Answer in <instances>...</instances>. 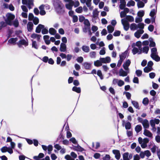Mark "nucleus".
Returning a JSON list of instances; mask_svg holds the SVG:
<instances>
[{
  "label": "nucleus",
  "mask_w": 160,
  "mask_h": 160,
  "mask_svg": "<svg viewBox=\"0 0 160 160\" xmlns=\"http://www.w3.org/2000/svg\"><path fill=\"white\" fill-rule=\"evenodd\" d=\"M99 12L97 9H95L92 12V17L93 18L96 19L98 17Z\"/></svg>",
  "instance_id": "obj_18"
},
{
  "label": "nucleus",
  "mask_w": 160,
  "mask_h": 160,
  "mask_svg": "<svg viewBox=\"0 0 160 160\" xmlns=\"http://www.w3.org/2000/svg\"><path fill=\"white\" fill-rule=\"evenodd\" d=\"M138 28H139L142 29L144 28V24L142 23H140L137 24Z\"/></svg>",
  "instance_id": "obj_50"
},
{
  "label": "nucleus",
  "mask_w": 160,
  "mask_h": 160,
  "mask_svg": "<svg viewBox=\"0 0 160 160\" xmlns=\"http://www.w3.org/2000/svg\"><path fill=\"white\" fill-rule=\"evenodd\" d=\"M143 127L146 128H148L149 127L148 121L146 119L144 120L142 122Z\"/></svg>",
  "instance_id": "obj_23"
},
{
  "label": "nucleus",
  "mask_w": 160,
  "mask_h": 160,
  "mask_svg": "<svg viewBox=\"0 0 160 160\" xmlns=\"http://www.w3.org/2000/svg\"><path fill=\"white\" fill-rule=\"evenodd\" d=\"M39 8L40 10V13L41 15H44L46 14V12L44 10L45 6L44 5H42L39 6Z\"/></svg>",
  "instance_id": "obj_15"
},
{
  "label": "nucleus",
  "mask_w": 160,
  "mask_h": 160,
  "mask_svg": "<svg viewBox=\"0 0 160 160\" xmlns=\"http://www.w3.org/2000/svg\"><path fill=\"white\" fill-rule=\"evenodd\" d=\"M130 28L131 31H135L138 28L137 24L135 23L131 24L130 25Z\"/></svg>",
  "instance_id": "obj_26"
},
{
  "label": "nucleus",
  "mask_w": 160,
  "mask_h": 160,
  "mask_svg": "<svg viewBox=\"0 0 160 160\" xmlns=\"http://www.w3.org/2000/svg\"><path fill=\"white\" fill-rule=\"evenodd\" d=\"M31 37L32 38L31 40H34V39H36L38 41H40L41 35L33 33L31 35Z\"/></svg>",
  "instance_id": "obj_8"
},
{
  "label": "nucleus",
  "mask_w": 160,
  "mask_h": 160,
  "mask_svg": "<svg viewBox=\"0 0 160 160\" xmlns=\"http://www.w3.org/2000/svg\"><path fill=\"white\" fill-rule=\"evenodd\" d=\"M19 44L24 45L25 46H27L28 43L27 41L24 39H22L19 41Z\"/></svg>",
  "instance_id": "obj_35"
},
{
  "label": "nucleus",
  "mask_w": 160,
  "mask_h": 160,
  "mask_svg": "<svg viewBox=\"0 0 160 160\" xmlns=\"http://www.w3.org/2000/svg\"><path fill=\"white\" fill-rule=\"evenodd\" d=\"M151 57L152 58L156 61H158L160 58L157 55V50L156 48H153L151 49Z\"/></svg>",
  "instance_id": "obj_4"
},
{
  "label": "nucleus",
  "mask_w": 160,
  "mask_h": 160,
  "mask_svg": "<svg viewBox=\"0 0 160 160\" xmlns=\"http://www.w3.org/2000/svg\"><path fill=\"white\" fill-rule=\"evenodd\" d=\"M142 42L140 41H138L136 42L135 43H133L132 44V47H135L137 46L138 48H141V47L142 46Z\"/></svg>",
  "instance_id": "obj_17"
},
{
  "label": "nucleus",
  "mask_w": 160,
  "mask_h": 160,
  "mask_svg": "<svg viewBox=\"0 0 160 160\" xmlns=\"http://www.w3.org/2000/svg\"><path fill=\"white\" fill-rule=\"evenodd\" d=\"M21 8L23 11V12H28V10L26 7L24 5H22L21 6Z\"/></svg>",
  "instance_id": "obj_56"
},
{
  "label": "nucleus",
  "mask_w": 160,
  "mask_h": 160,
  "mask_svg": "<svg viewBox=\"0 0 160 160\" xmlns=\"http://www.w3.org/2000/svg\"><path fill=\"white\" fill-rule=\"evenodd\" d=\"M139 156L141 158L143 159L145 157V154L144 151H141L140 152Z\"/></svg>",
  "instance_id": "obj_61"
},
{
  "label": "nucleus",
  "mask_w": 160,
  "mask_h": 160,
  "mask_svg": "<svg viewBox=\"0 0 160 160\" xmlns=\"http://www.w3.org/2000/svg\"><path fill=\"white\" fill-rule=\"evenodd\" d=\"M44 28V26L42 24H39L36 28V32L38 33L40 32L42 29Z\"/></svg>",
  "instance_id": "obj_22"
},
{
  "label": "nucleus",
  "mask_w": 160,
  "mask_h": 160,
  "mask_svg": "<svg viewBox=\"0 0 160 160\" xmlns=\"http://www.w3.org/2000/svg\"><path fill=\"white\" fill-rule=\"evenodd\" d=\"M132 50V52L133 55H135L137 53L138 54H141L142 52V48H137L134 47Z\"/></svg>",
  "instance_id": "obj_11"
},
{
  "label": "nucleus",
  "mask_w": 160,
  "mask_h": 160,
  "mask_svg": "<svg viewBox=\"0 0 160 160\" xmlns=\"http://www.w3.org/2000/svg\"><path fill=\"white\" fill-rule=\"evenodd\" d=\"M137 5L138 8H142L144 6V3L141 1H138L137 3Z\"/></svg>",
  "instance_id": "obj_45"
},
{
  "label": "nucleus",
  "mask_w": 160,
  "mask_h": 160,
  "mask_svg": "<svg viewBox=\"0 0 160 160\" xmlns=\"http://www.w3.org/2000/svg\"><path fill=\"white\" fill-rule=\"evenodd\" d=\"M125 128L127 129H129L131 128V123L129 122H127L125 123Z\"/></svg>",
  "instance_id": "obj_44"
},
{
  "label": "nucleus",
  "mask_w": 160,
  "mask_h": 160,
  "mask_svg": "<svg viewBox=\"0 0 160 160\" xmlns=\"http://www.w3.org/2000/svg\"><path fill=\"white\" fill-rule=\"evenodd\" d=\"M76 60L78 62L81 63L83 62V59L82 57H79L77 58Z\"/></svg>",
  "instance_id": "obj_62"
},
{
  "label": "nucleus",
  "mask_w": 160,
  "mask_h": 160,
  "mask_svg": "<svg viewBox=\"0 0 160 160\" xmlns=\"http://www.w3.org/2000/svg\"><path fill=\"white\" fill-rule=\"evenodd\" d=\"M15 18L14 15L11 13H7L4 17V20L8 25L11 26L12 25V21Z\"/></svg>",
  "instance_id": "obj_1"
},
{
  "label": "nucleus",
  "mask_w": 160,
  "mask_h": 160,
  "mask_svg": "<svg viewBox=\"0 0 160 160\" xmlns=\"http://www.w3.org/2000/svg\"><path fill=\"white\" fill-rule=\"evenodd\" d=\"M112 152L115 155L116 158L117 159H119L121 156L119 151L118 150H113Z\"/></svg>",
  "instance_id": "obj_19"
},
{
  "label": "nucleus",
  "mask_w": 160,
  "mask_h": 160,
  "mask_svg": "<svg viewBox=\"0 0 160 160\" xmlns=\"http://www.w3.org/2000/svg\"><path fill=\"white\" fill-rule=\"evenodd\" d=\"M53 5L56 10L58 12L61 11L63 7L62 3L59 0H54Z\"/></svg>",
  "instance_id": "obj_2"
},
{
  "label": "nucleus",
  "mask_w": 160,
  "mask_h": 160,
  "mask_svg": "<svg viewBox=\"0 0 160 160\" xmlns=\"http://www.w3.org/2000/svg\"><path fill=\"white\" fill-rule=\"evenodd\" d=\"M144 151L145 152V156H146V157H148L151 156V153L149 150H147Z\"/></svg>",
  "instance_id": "obj_52"
},
{
  "label": "nucleus",
  "mask_w": 160,
  "mask_h": 160,
  "mask_svg": "<svg viewBox=\"0 0 160 160\" xmlns=\"http://www.w3.org/2000/svg\"><path fill=\"white\" fill-rule=\"evenodd\" d=\"M142 129V126L141 125H137L135 127V130L137 133H138Z\"/></svg>",
  "instance_id": "obj_37"
},
{
  "label": "nucleus",
  "mask_w": 160,
  "mask_h": 160,
  "mask_svg": "<svg viewBox=\"0 0 160 160\" xmlns=\"http://www.w3.org/2000/svg\"><path fill=\"white\" fill-rule=\"evenodd\" d=\"M82 49L84 52H88L90 50L88 46L85 45L82 46Z\"/></svg>",
  "instance_id": "obj_34"
},
{
  "label": "nucleus",
  "mask_w": 160,
  "mask_h": 160,
  "mask_svg": "<svg viewBox=\"0 0 160 160\" xmlns=\"http://www.w3.org/2000/svg\"><path fill=\"white\" fill-rule=\"evenodd\" d=\"M149 50V48L148 46H145L143 47L142 49V52L147 54L148 53V51Z\"/></svg>",
  "instance_id": "obj_38"
},
{
  "label": "nucleus",
  "mask_w": 160,
  "mask_h": 160,
  "mask_svg": "<svg viewBox=\"0 0 160 160\" xmlns=\"http://www.w3.org/2000/svg\"><path fill=\"white\" fill-rule=\"evenodd\" d=\"M120 4L119 6V8L121 9H123L126 6V2L125 0H121L120 1Z\"/></svg>",
  "instance_id": "obj_24"
},
{
  "label": "nucleus",
  "mask_w": 160,
  "mask_h": 160,
  "mask_svg": "<svg viewBox=\"0 0 160 160\" xmlns=\"http://www.w3.org/2000/svg\"><path fill=\"white\" fill-rule=\"evenodd\" d=\"M83 10L82 8V7H79L77 8L75 10L76 12L78 13H81Z\"/></svg>",
  "instance_id": "obj_54"
},
{
  "label": "nucleus",
  "mask_w": 160,
  "mask_h": 160,
  "mask_svg": "<svg viewBox=\"0 0 160 160\" xmlns=\"http://www.w3.org/2000/svg\"><path fill=\"white\" fill-rule=\"evenodd\" d=\"M128 22H133L134 21V18L131 16H127L126 17V19Z\"/></svg>",
  "instance_id": "obj_29"
},
{
  "label": "nucleus",
  "mask_w": 160,
  "mask_h": 160,
  "mask_svg": "<svg viewBox=\"0 0 160 160\" xmlns=\"http://www.w3.org/2000/svg\"><path fill=\"white\" fill-rule=\"evenodd\" d=\"M73 3V1H71L68 3L66 4L65 6L66 8L70 10H71L72 9Z\"/></svg>",
  "instance_id": "obj_21"
},
{
  "label": "nucleus",
  "mask_w": 160,
  "mask_h": 160,
  "mask_svg": "<svg viewBox=\"0 0 160 160\" xmlns=\"http://www.w3.org/2000/svg\"><path fill=\"white\" fill-rule=\"evenodd\" d=\"M143 134L145 136L149 137L151 138L152 137V134L147 130L145 129L144 130Z\"/></svg>",
  "instance_id": "obj_25"
},
{
  "label": "nucleus",
  "mask_w": 160,
  "mask_h": 160,
  "mask_svg": "<svg viewBox=\"0 0 160 160\" xmlns=\"http://www.w3.org/2000/svg\"><path fill=\"white\" fill-rule=\"evenodd\" d=\"M72 90L78 93H80L81 92V88L80 87H74L72 88Z\"/></svg>",
  "instance_id": "obj_39"
},
{
  "label": "nucleus",
  "mask_w": 160,
  "mask_h": 160,
  "mask_svg": "<svg viewBox=\"0 0 160 160\" xmlns=\"http://www.w3.org/2000/svg\"><path fill=\"white\" fill-rule=\"evenodd\" d=\"M49 33L52 35H55L56 32L57 31L53 28H50L49 30Z\"/></svg>",
  "instance_id": "obj_31"
},
{
  "label": "nucleus",
  "mask_w": 160,
  "mask_h": 160,
  "mask_svg": "<svg viewBox=\"0 0 160 160\" xmlns=\"http://www.w3.org/2000/svg\"><path fill=\"white\" fill-rule=\"evenodd\" d=\"M34 18L33 15L32 13H30L28 15V20L29 21L32 20Z\"/></svg>",
  "instance_id": "obj_63"
},
{
  "label": "nucleus",
  "mask_w": 160,
  "mask_h": 160,
  "mask_svg": "<svg viewBox=\"0 0 160 160\" xmlns=\"http://www.w3.org/2000/svg\"><path fill=\"white\" fill-rule=\"evenodd\" d=\"M131 63V61L129 59L126 60V62L123 64V67L125 70H129L128 67L129 66Z\"/></svg>",
  "instance_id": "obj_12"
},
{
  "label": "nucleus",
  "mask_w": 160,
  "mask_h": 160,
  "mask_svg": "<svg viewBox=\"0 0 160 160\" xmlns=\"http://www.w3.org/2000/svg\"><path fill=\"white\" fill-rule=\"evenodd\" d=\"M126 71H124L122 68L120 69L119 71V75L120 76L125 77L129 73V70H125Z\"/></svg>",
  "instance_id": "obj_9"
},
{
  "label": "nucleus",
  "mask_w": 160,
  "mask_h": 160,
  "mask_svg": "<svg viewBox=\"0 0 160 160\" xmlns=\"http://www.w3.org/2000/svg\"><path fill=\"white\" fill-rule=\"evenodd\" d=\"M94 65L97 67L101 66L102 65V62L100 59L99 60H97L94 62Z\"/></svg>",
  "instance_id": "obj_28"
},
{
  "label": "nucleus",
  "mask_w": 160,
  "mask_h": 160,
  "mask_svg": "<svg viewBox=\"0 0 160 160\" xmlns=\"http://www.w3.org/2000/svg\"><path fill=\"white\" fill-rule=\"evenodd\" d=\"M126 56L127 54L126 52L122 53L120 55V59L123 61L126 58Z\"/></svg>",
  "instance_id": "obj_42"
},
{
  "label": "nucleus",
  "mask_w": 160,
  "mask_h": 160,
  "mask_svg": "<svg viewBox=\"0 0 160 160\" xmlns=\"http://www.w3.org/2000/svg\"><path fill=\"white\" fill-rule=\"evenodd\" d=\"M135 4V2L133 0H130L129 1L127 4V6L128 7L133 6H134Z\"/></svg>",
  "instance_id": "obj_40"
},
{
  "label": "nucleus",
  "mask_w": 160,
  "mask_h": 160,
  "mask_svg": "<svg viewBox=\"0 0 160 160\" xmlns=\"http://www.w3.org/2000/svg\"><path fill=\"white\" fill-rule=\"evenodd\" d=\"M149 102V100L147 98H145L143 99L142 101L143 104L145 105H147Z\"/></svg>",
  "instance_id": "obj_57"
},
{
  "label": "nucleus",
  "mask_w": 160,
  "mask_h": 160,
  "mask_svg": "<svg viewBox=\"0 0 160 160\" xmlns=\"http://www.w3.org/2000/svg\"><path fill=\"white\" fill-rule=\"evenodd\" d=\"M60 50L61 52H65L66 50V46L65 43H61L60 44Z\"/></svg>",
  "instance_id": "obj_20"
},
{
  "label": "nucleus",
  "mask_w": 160,
  "mask_h": 160,
  "mask_svg": "<svg viewBox=\"0 0 160 160\" xmlns=\"http://www.w3.org/2000/svg\"><path fill=\"white\" fill-rule=\"evenodd\" d=\"M90 56L91 58H95V57L96 53L95 52H92L89 53Z\"/></svg>",
  "instance_id": "obj_64"
},
{
  "label": "nucleus",
  "mask_w": 160,
  "mask_h": 160,
  "mask_svg": "<svg viewBox=\"0 0 160 160\" xmlns=\"http://www.w3.org/2000/svg\"><path fill=\"white\" fill-rule=\"evenodd\" d=\"M121 22L123 26L124 29L126 31H128L129 27V24L128 22L124 18L121 20Z\"/></svg>",
  "instance_id": "obj_6"
},
{
  "label": "nucleus",
  "mask_w": 160,
  "mask_h": 160,
  "mask_svg": "<svg viewBox=\"0 0 160 160\" xmlns=\"http://www.w3.org/2000/svg\"><path fill=\"white\" fill-rule=\"evenodd\" d=\"M18 40L17 38H10L8 41V42L11 43H14Z\"/></svg>",
  "instance_id": "obj_43"
},
{
  "label": "nucleus",
  "mask_w": 160,
  "mask_h": 160,
  "mask_svg": "<svg viewBox=\"0 0 160 160\" xmlns=\"http://www.w3.org/2000/svg\"><path fill=\"white\" fill-rule=\"evenodd\" d=\"M32 41V47L33 48L37 49L38 48V45L37 42L35 41L31 40Z\"/></svg>",
  "instance_id": "obj_27"
},
{
  "label": "nucleus",
  "mask_w": 160,
  "mask_h": 160,
  "mask_svg": "<svg viewBox=\"0 0 160 160\" xmlns=\"http://www.w3.org/2000/svg\"><path fill=\"white\" fill-rule=\"evenodd\" d=\"M156 9H153L151 10L150 13V16L152 17L151 20L152 22H155V17H154V16L156 13Z\"/></svg>",
  "instance_id": "obj_10"
},
{
  "label": "nucleus",
  "mask_w": 160,
  "mask_h": 160,
  "mask_svg": "<svg viewBox=\"0 0 160 160\" xmlns=\"http://www.w3.org/2000/svg\"><path fill=\"white\" fill-rule=\"evenodd\" d=\"M149 141V139L147 138H145L143 139L141 137H139L138 138L139 143L141 144V147L142 148H145L147 147V143H148Z\"/></svg>",
  "instance_id": "obj_3"
},
{
  "label": "nucleus",
  "mask_w": 160,
  "mask_h": 160,
  "mask_svg": "<svg viewBox=\"0 0 160 160\" xmlns=\"http://www.w3.org/2000/svg\"><path fill=\"white\" fill-rule=\"evenodd\" d=\"M97 74L100 78L101 79H103V76L102 75V72L100 70H98V71Z\"/></svg>",
  "instance_id": "obj_48"
},
{
  "label": "nucleus",
  "mask_w": 160,
  "mask_h": 160,
  "mask_svg": "<svg viewBox=\"0 0 160 160\" xmlns=\"http://www.w3.org/2000/svg\"><path fill=\"white\" fill-rule=\"evenodd\" d=\"M128 153H124L123 154V160H129L128 158Z\"/></svg>",
  "instance_id": "obj_53"
},
{
  "label": "nucleus",
  "mask_w": 160,
  "mask_h": 160,
  "mask_svg": "<svg viewBox=\"0 0 160 160\" xmlns=\"http://www.w3.org/2000/svg\"><path fill=\"white\" fill-rule=\"evenodd\" d=\"M33 22L35 24L37 25L39 22V19L37 17H35L32 20Z\"/></svg>",
  "instance_id": "obj_59"
},
{
  "label": "nucleus",
  "mask_w": 160,
  "mask_h": 160,
  "mask_svg": "<svg viewBox=\"0 0 160 160\" xmlns=\"http://www.w3.org/2000/svg\"><path fill=\"white\" fill-rule=\"evenodd\" d=\"M91 64L88 62H85L82 64L84 68L85 69L89 70L91 68Z\"/></svg>",
  "instance_id": "obj_16"
},
{
  "label": "nucleus",
  "mask_w": 160,
  "mask_h": 160,
  "mask_svg": "<svg viewBox=\"0 0 160 160\" xmlns=\"http://www.w3.org/2000/svg\"><path fill=\"white\" fill-rule=\"evenodd\" d=\"M140 158L139 155L138 154H136L133 156V160H139Z\"/></svg>",
  "instance_id": "obj_60"
},
{
  "label": "nucleus",
  "mask_w": 160,
  "mask_h": 160,
  "mask_svg": "<svg viewBox=\"0 0 160 160\" xmlns=\"http://www.w3.org/2000/svg\"><path fill=\"white\" fill-rule=\"evenodd\" d=\"M1 150L2 152H8L9 153L11 154L13 153V151L12 148L10 147H8L6 146L2 147L1 149Z\"/></svg>",
  "instance_id": "obj_7"
},
{
  "label": "nucleus",
  "mask_w": 160,
  "mask_h": 160,
  "mask_svg": "<svg viewBox=\"0 0 160 160\" xmlns=\"http://www.w3.org/2000/svg\"><path fill=\"white\" fill-rule=\"evenodd\" d=\"M144 31L142 29H139L137 30L134 34L135 37L138 38H139L141 36V34H143Z\"/></svg>",
  "instance_id": "obj_14"
},
{
  "label": "nucleus",
  "mask_w": 160,
  "mask_h": 160,
  "mask_svg": "<svg viewBox=\"0 0 160 160\" xmlns=\"http://www.w3.org/2000/svg\"><path fill=\"white\" fill-rule=\"evenodd\" d=\"M158 147L155 145H154L151 148V150L153 153H154L157 150L158 151Z\"/></svg>",
  "instance_id": "obj_36"
},
{
  "label": "nucleus",
  "mask_w": 160,
  "mask_h": 160,
  "mask_svg": "<svg viewBox=\"0 0 160 160\" xmlns=\"http://www.w3.org/2000/svg\"><path fill=\"white\" fill-rule=\"evenodd\" d=\"M108 31L109 33H112L114 30V27L110 25H108L107 27Z\"/></svg>",
  "instance_id": "obj_32"
},
{
  "label": "nucleus",
  "mask_w": 160,
  "mask_h": 160,
  "mask_svg": "<svg viewBox=\"0 0 160 160\" xmlns=\"http://www.w3.org/2000/svg\"><path fill=\"white\" fill-rule=\"evenodd\" d=\"M132 103L136 108L139 109V105L137 102L135 101H132Z\"/></svg>",
  "instance_id": "obj_41"
},
{
  "label": "nucleus",
  "mask_w": 160,
  "mask_h": 160,
  "mask_svg": "<svg viewBox=\"0 0 160 160\" xmlns=\"http://www.w3.org/2000/svg\"><path fill=\"white\" fill-rule=\"evenodd\" d=\"M152 70V68L151 67H146L144 68V72L148 73Z\"/></svg>",
  "instance_id": "obj_33"
},
{
  "label": "nucleus",
  "mask_w": 160,
  "mask_h": 160,
  "mask_svg": "<svg viewBox=\"0 0 160 160\" xmlns=\"http://www.w3.org/2000/svg\"><path fill=\"white\" fill-rule=\"evenodd\" d=\"M22 2L23 4L27 5L29 9L34 6L33 0H22Z\"/></svg>",
  "instance_id": "obj_5"
},
{
  "label": "nucleus",
  "mask_w": 160,
  "mask_h": 160,
  "mask_svg": "<svg viewBox=\"0 0 160 160\" xmlns=\"http://www.w3.org/2000/svg\"><path fill=\"white\" fill-rule=\"evenodd\" d=\"M33 24L31 22H29L27 24V28L29 31H31L33 28Z\"/></svg>",
  "instance_id": "obj_30"
},
{
  "label": "nucleus",
  "mask_w": 160,
  "mask_h": 160,
  "mask_svg": "<svg viewBox=\"0 0 160 160\" xmlns=\"http://www.w3.org/2000/svg\"><path fill=\"white\" fill-rule=\"evenodd\" d=\"M7 23L4 22H0V30L2 28L6 27Z\"/></svg>",
  "instance_id": "obj_49"
},
{
  "label": "nucleus",
  "mask_w": 160,
  "mask_h": 160,
  "mask_svg": "<svg viewBox=\"0 0 160 160\" xmlns=\"http://www.w3.org/2000/svg\"><path fill=\"white\" fill-rule=\"evenodd\" d=\"M142 20V18L140 17H137L135 19V22L137 23L141 22Z\"/></svg>",
  "instance_id": "obj_47"
},
{
  "label": "nucleus",
  "mask_w": 160,
  "mask_h": 160,
  "mask_svg": "<svg viewBox=\"0 0 160 160\" xmlns=\"http://www.w3.org/2000/svg\"><path fill=\"white\" fill-rule=\"evenodd\" d=\"M106 53L105 48H102L99 52V54L101 55H104Z\"/></svg>",
  "instance_id": "obj_58"
},
{
  "label": "nucleus",
  "mask_w": 160,
  "mask_h": 160,
  "mask_svg": "<svg viewBox=\"0 0 160 160\" xmlns=\"http://www.w3.org/2000/svg\"><path fill=\"white\" fill-rule=\"evenodd\" d=\"M53 149V147L52 145H49L48 146L47 149L48 150V153L49 154H50L51 153V152L52 151Z\"/></svg>",
  "instance_id": "obj_51"
},
{
  "label": "nucleus",
  "mask_w": 160,
  "mask_h": 160,
  "mask_svg": "<svg viewBox=\"0 0 160 160\" xmlns=\"http://www.w3.org/2000/svg\"><path fill=\"white\" fill-rule=\"evenodd\" d=\"M137 15L138 17L142 18L144 15V12L143 10L140 11L138 12Z\"/></svg>",
  "instance_id": "obj_46"
},
{
  "label": "nucleus",
  "mask_w": 160,
  "mask_h": 160,
  "mask_svg": "<svg viewBox=\"0 0 160 160\" xmlns=\"http://www.w3.org/2000/svg\"><path fill=\"white\" fill-rule=\"evenodd\" d=\"M100 60L102 63H109L111 61V58L109 57H107L105 58H101Z\"/></svg>",
  "instance_id": "obj_13"
},
{
  "label": "nucleus",
  "mask_w": 160,
  "mask_h": 160,
  "mask_svg": "<svg viewBox=\"0 0 160 160\" xmlns=\"http://www.w3.org/2000/svg\"><path fill=\"white\" fill-rule=\"evenodd\" d=\"M124 81L122 80H118V85L119 87H121L122 86L124 85Z\"/></svg>",
  "instance_id": "obj_55"
}]
</instances>
